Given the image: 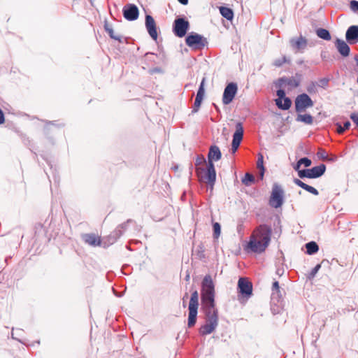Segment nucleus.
<instances>
[{
    "instance_id": "obj_1",
    "label": "nucleus",
    "mask_w": 358,
    "mask_h": 358,
    "mask_svg": "<svg viewBox=\"0 0 358 358\" xmlns=\"http://www.w3.org/2000/svg\"><path fill=\"white\" fill-rule=\"evenodd\" d=\"M271 228L266 224L259 225L252 233L248 243L250 249L257 253L264 252L269 245L271 236Z\"/></svg>"
},
{
    "instance_id": "obj_2",
    "label": "nucleus",
    "mask_w": 358,
    "mask_h": 358,
    "mask_svg": "<svg viewBox=\"0 0 358 358\" xmlns=\"http://www.w3.org/2000/svg\"><path fill=\"white\" fill-rule=\"evenodd\" d=\"M215 284L212 277L210 275H206L201 282V300L202 306L211 308L215 306Z\"/></svg>"
},
{
    "instance_id": "obj_3",
    "label": "nucleus",
    "mask_w": 358,
    "mask_h": 358,
    "mask_svg": "<svg viewBox=\"0 0 358 358\" xmlns=\"http://www.w3.org/2000/svg\"><path fill=\"white\" fill-rule=\"evenodd\" d=\"M222 157L221 151L217 145H211L209 149L208 159V162L207 164V170L205 178L206 179V182L213 187L215 184L216 180V172L215 169V166L213 164V162H217L220 160Z\"/></svg>"
},
{
    "instance_id": "obj_4",
    "label": "nucleus",
    "mask_w": 358,
    "mask_h": 358,
    "mask_svg": "<svg viewBox=\"0 0 358 358\" xmlns=\"http://www.w3.org/2000/svg\"><path fill=\"white\" fill-rule=\"evenodd\" d=\"M199 308V293L194 290L190 296L188 305V321L187 326L189 328L194 327L196 322L197 313Z\"/></svg>"
},
{
    "instance_id": "obj_5",
    "label": "nucleus",
    "mask_w": 358,
    "mask_h": 358,
    "mask_svg": "<svg viewBox=\"0 0 358 358\" xmlns=\"http://www.w3.org/2000/svg\"><path fill=\"white\" fill-rule=\"evenodd\" d=\"M284 203V190L281 185L274 183L272 187V192L269 199V205L274 208H280Z\"/></svg>"
},
{
    "instance_id": "obj_6",
    "label": "nucleus",
    "mask_w": 358,
    "mask_h": 358,
    "mask_svg": "<svg viewBox=\"0 0 358 358\" xmlns=\"http://www.w3.org/2000/svg\"><path fill=\"white\" fill-rule=\"evenodd\" d=\"M185 43L194 50H202L208 44L206 38L194 32H192L186 37Z\"/></svg>"
},
{
    "instance_id": "obj_7",
    "label": "nucleus",
    "mask_w": 358,
    "mask_h": 358,
    "mask_svg": "<svg viewBox=\"0 0 358 358\" xmlns=\"http://www.w3.org/2000/svg\"><path fill=\"white\" fill-rule=\"evenodd\" d=\"M326 171V166L321 164L319 166H314L311 169H303L299 171V177L300 178H317L322 176Z\"/></svg>"
},
{
    "instance_id": "obj_8",
    "label": "nucleus",
    "mask_w": 358,
    "mask_h": 358,
    "mask_svg": "<svg viewBox=\"0 0 358 358\" xmlns=\"http://www.w3.org/2000/svg\"><path fill=\"white\" fill-rule=\"evenodd\" d=\"M294 103L295 110L297 113H301L307 108H310L314 106L313 101L306 93L298 95L295 99Z\"/></svg>"
},
{
    "instance_id": "obj_9",
    "label": "nucleus",
    "mask_w": 358,
    "mask_h": 358,
    "mask_svg": "<svg viewBox=\"0 0 358 358\" xmlns=\"http://www.w3.org/2000/svg\"><path fill=\"white\" fill-rule=\"evenodd\" d=\"M189 27V23L183 17H178L174 20L173 31L174 34L180 38L185 36Z\"/></svg>"
},
{
    "instance_id": "obj_10",
    "label": "nucleus",
    "mask_w": 358,
    "mask_h": 358,
    "mask_svg": "<svg viewBox=\"0 0 358 358\" xmlns=\"http://www.w3.org/2000/svg\"><path fill=\"white\" fill-rule=\"evenodd\" d=\"M238 91V85L235 83H229L224 88L222 103L224 105L229 104L234 99Z\"/></svg>"
},
{
    "instance_id": "obj_11",
    "label": "nucleus",
    "mask_w": 358,
    "mask_h": 358,
    "mask_svg": "<svg viewBox=\"0 0 358 358\" xmlns=\"http://www.w3.org/2000/svg\"><path fill=\"white\" fill-rule=\"evenodd\" d=\"M134 221L131 219H129L127 222L118 225L117 228L107 237L108 244H113L115 243L126 230L127 226L133 223Z\"/></svg>"
},
{
    "instance_id": "obj_12",
    "label": "nucleus",
    "mask_w": 358,
    "mask_h": 358,
    "mask_svg": "<svg viewBox=\"0 0 358 358\" xmlns=\"http://www.w3.org/2000/svg\"><path fill=\"white\" fill-rule=\"evenodd\" d=\"M243 136V128L241 122L236 124V131L233 135L231 152L235 153L238 150Z\"/></svg>"
},
{
    "instance_id": "obj_13",
    "label": "nucleus",
    "mask_w": 358,
    "mask_h": 358,
    "mask_svg": "<svg viewBox=\"0 0 358 358\" xmlns=\"http://www.w3.org/2000/svg\"><path fill=\"white\" fill-rule=\"evenodd\" d=\"M123 16L128 21H134L138 19L139 10L135 4L129 3L125 5L122 9Z\"/></svg>"
},
{
    "instance_id": "obj_14",
    "label": "nucleus",
    "mask_w": 358,
    "mask_h": 358,
    "mask_svg": "<svg viewBox=\"0 0 358 358\" xmlns=\"http://www.w3.org/2000/svg\"><path fill=\"white\" fill-rule=\"evenodd\" d=\"M203 308L206 315V322L217 327L218 325L217 309L215 308V306L213 308L206 306L203 307Z\"/></svg>"
},
{
    "instance_id": "obj_15",
    "label": "nucleus",
    "mask_w": 358,
    "mask_h": 358,
    "mask_svg": "<svg viewBox=\"0 0 358 358\" xmlns=\"http://www.w3.org/2000/svg\"><path fill=\"white\" fill-rule=\"evenodd\" d=\"M145 25L150 37L153 40L156 41L158 36L157 31V25L154 18L151 15H145Z\"/></svg>"
},
{
    "instance_id": "obj_16",
    "label": "nucleus",
    "mask_w": 358,
    "mask_h": 358,
    "mask_svg": "<svg viewBox=\"0 0 358 358\" xmlns=\"http://www.w3.org/2000/svg\"><path fill=\"white\" fill-rule=\"evenodd\" d=\"M239 292L245 296H250L252 292V285L245 278H240L238 282Z\"/></svg>"
},
{
    "instance_id": "obj_17",
    "label": "nucleus",
    "mask_w": 358,
    "mask_h": 358,
    "mask_svg": "<svg viewBox=\"0 0 358 358\" xmlns=\"http://www.w3.org/2000/svg\"><path fill=\"white\" fill-rule=\"evenodd\" d=\"M289 43L293 50L296 51H302L307 46V40L305 37L301 35L298 38H292L289 40Z\"/></svg>"
},
{
    "instance_id": "obj_18",
    "label": "nucleus",
    "mask_w": 358,
    "mask_h": 358,
    "mask_svg": "<svg viewBox=\"0 0 358 358\" xmlns=\"http://www.w3.org/2000/svg\"><path fill=\"white\" fill-rule=\"evenodd\" d=\"M345 38L350 44H355L358 42V25H352L347 29Z\"/></svg>"
},
{
    "instance_id": "obj_19",
    "label": "nucleus",
    "mask_w": 358,
    "mask_h": 358,
    "mask_svg": "<svg viewBox=\"0 0 358 358\" xmlns=\"http://www.w3.org/2000/svg\"><path fill=\"white\" fill-rule=\"evenodd\" d=\"M335 46L338 50V52L343 56V57H348L350 55V48L349 45L347 44L346 42H345L343 40L340 38H336L335 41Z\"/></svg>"
},
{
    "instance_id": "obj_20",
    "label": "nucleus",
    "mask_w": 358,
    "mask_h": 358,
    "mask_svg": "<svg viewBox=\"0 0 358 358\" xmlns=\"http://www.w3.org/2000/svg\"><path fill=\"white\" fill-rule=\"evenodd\" d=\"M83 240L90 245L98 246L101 245V239L94 234H85L82 236Z\"/></svg>"
},
{
    "instance_id": "obj_21",
    "label": "nucleus",
    "mask_w": 358,
    "mask_h": 358,
    "mask_svg": "<svg viewBox=\"0 0 358 358\" xmlns=\"http://www.w3.org/2000/svg\"><path fill=\"white\" fill-rule=\"evenodd\" d=\"M280 85H285L291 87L292 88L296 87L300 84V80L294 77L287 78L282 77L279 79Z\"/></svg>"
},
{
    "instance_id": "obj_22",
    "label": "nucleus",
    "mask_w": 358,
    "mask_h": 358,
    "mask_svg": "<svg viewBox=\"0 0 358 358\" xmlns=\"http://www.w3.org/2000/svg\"><path fill=\"white\" fill-rule=\"evenodd\" d=\"M293 182L295 185H296L299 187H301L302 189L306 190L307 192L313 194V195L317 196L319 194V192L315 187L304 183L303 182H302L301 180H299L298 178H294Z\"/></svg>"
},
{
    "instance_id": "obj_23",
    "label": "nucleus",
    "mask_w": 358,
    "mask_h": 358,
    "mask_svg": "<svg viewBox=\"0 0 358 358\" xmlns=\"http://www.w3.org/2000/svg\"><path fill=\"white\" fill-rule=\"evenodd\" d=\"M104 29L111 38L116 40L120 43L122 42V36L120 34H115L112 27L109 25L106 22H105L104 24Z\"/></svg>"
},
{
    "instance_id": "obj_24",
    "label": "nucleus",
    "mask_w": 358,
    "mask_h": 358,
    "mask_svg": "<svg viewBox=\"0 0 358 358\" xmlns=\"http://www.w3.org/2000/svg\"><path fill=\"white\" fill-rule=\"evenodd\" d=\"M282 99H283V103H282V100L275 99L276 106L280 109L288 110L291 107V105H292L291 99L289 97H285Z\"/></svg>"
},
{
    "instance_id": "obj_25",
    "label": "nucleus",
    "mask_w": 358,
    "mask_h": 358,
    "mask_svg": "<svg viewBox=\"0 0 358 358\" xmlns=\"http://www.w3.org/2000/svg\"><path fill=\"white\" fill-rule=\"evenodd\" d=\"M217 327L206 322L205 324L202 325L199 329V334L202 336L208 335L213 333Z\"/></svg>"
},
{
    "instance_id": "obj_26",
    "label": "nucleus",
    "mask_w": 358,
    "mask_h": 358,
    "mask_svg": "<svg viewBox=\"0 0 358 358\" xmlns=\"http://www.w3.org/2000/svg\"><path fill=\"white\" fill-rule=\"evenodd\" d=\"M220 14L228 20H231L234 18V12L232 9L228 7L221 6L220 8Z\"/></svg>"
},
{
    "instance_id": "obj_27",
    "label": "nucleus",
    "mask_w": 358,
    "mask_h": 358,
    "mask_svg": "<svg viewBox=\"0 0 358 358\" xmlns=\"http://www.w3.org/2000/svg\"><path fill=\"white\" fill-rule=\"evenodd\" d=\"M297 122H302L306 124H312L313 122V117L310 114L301 115L299 114L296 118Z\"/></svg>"
},
{
    "instance_id": "obj_28",
    "label": "nucleus",
    "mask_w": 358,
    "mask_h": 358,
    "mask_svg": "<svg viewBox=\"0 0 358 358\" xmlns=\"http://www.w3.org/2000/svg\"><path fill=\"white\" fill-rule=\"evenodd\" d=\"M316 34L319 38L326 41H330L331 38L329 31L326 29L318 28L316 30Z\"/></svg>"
},
{
    "instance_id": "obj_29",
    "label": "nucleus",
    "mask_w": 358,
    "mask_h": 358,
    "mask_svg": "<svg viewBox=\"0 0 358 358\" xmlns=\"http://www.w3.org/2000/svg\"><path fill=\"white\" fill-rule=\"evenodd\" d=\"M306 252L308 255H313L319 250L318 245L314 242L310 241L306 244Z\"/></svg>"
},
{
    "instance_id": "obj_30",
    "label": "nucleus",
    "mask_w": 358,
    "mask_h": 358,
    "mask_svg": "<svg viewBox=\"0 0 358 358\" xmlns=\"http://www.w3.org/2000/svg\"><path fill=\"white\" fill-rule=\"evenodd\" d=\"M350 125H351V123H350V121L345 122L344 124H343V126H342L340 123H337L336 124V127H337L336 131L338 134H341L345 131L349 129Z\"/></svg>"
},
{
    "instance_id": "obj_31",
    "label": "nucleus",
    "mask_w": 358,
    "mask_h": 358,
    "mask_svg": "<svg viewBox=\"0 0 358 358\" xmlns=\"http://www.w3.org/2000/svg\"><path fill=\"white\" fill-rule=\"evenodd\" d=\"M213 238L217 239L221 234V226L218 222H214L213 224Z\"/></svg>"
},
{
    "instance_id": "obj_32",
    "label": "nucleus",
    "mask_w": 358,
    "mask_h": 358,
    "mask_svg": "<svg viewBox=\"0 0 358 358\" xmlns=\"http://www.w3.org/2000/svg\"><path fill=\"white\" fill-rule=\"evenodd\" d=\"M255 181V177L252 174L246 173L245 176L242 178V182L245 185H249L250 183Z\"/></svg>"
},
{
    "instance_id": "obj_33",
    "label": "nucleus",
    "mask_w": 358,
    "mask_h": 358,
    "mask_svg": "<svg viewBox=\"0 0 358 358\" xmlns=\"http://www.w3.org/2000/svg\"><path fill=\"white\" fill-rule=\"evenodd\" d=\"M203 99V98H201V97L196 96V99H195V101H194V107H193V109L192 110V113H196L199 110V108L201 106V104Z\"/></svg>"
},
{
    "instance_id": "obj_34",
    "label": "nucleus",
    "mask_w": 358,
    "mask_h": 358,
    "mask_svg": "<svg viewBox=\"0 0 358 358\" xmlns=\"http://www.w3.org/2000/svg\"><path fill=\"white\" fill-rule=\"evenodd\" d=\"M306 90L310 94H316L317 92L316 83L314 82L309 83L306 87Z\"/></svg>"
},
{
    "instance_id": "obj_35",
    "label": "nucleus",
    "mask_w": 358,
    "mask_h": 358,
    "mask_svg": "<svg viewBox=\"0 0 358 358\" xmlns=\"http://www.w3.org/2000/svg\"><path fill=\"white\" fill-rule=\"evenodd\" d=\"M204 83H205V78L202 79V81L200 84V86L199 87V90L197 91L196 96L203 98L204 94H205V90H204Z\"/></svg>"
},
{
    "instance_id": "obj_36",
    "label": "nucleus",
    "mask_w": 358,
    "mask_h": 358,
    "mask_svg": "<svg viewBox=\"0 0 358 358\" xmlns=\"http://www.w3.org/2000/svg\"><path fill=\"white\" fill-rule=\"evenodd\" d=\"M329 79L327 78H323L319 80L318 86L325 89L329 85Z\"/></svg>"
},
{
    "instance_id": "obj_37",
    "label": "nucleus",
    "mask_w": 358,
    "mask_h": 358,
    "mask_svg": "<svg viewBox=\"0 0 358 358\" xmlns=\"http://www.w3.org/2000/svg\"><path fill=\"white\" fill-rule=\"evenodd\" d=\"M257 167L258 169H265L264 166V157L261 153H259L258 155V159L257 162Z\"/></svg>"
},
{
    "instance_id": "obj_38",
    "label": "nucleus",
    "mask_w": 358,
    "mask_h": 358,
    "mask_svg": "<svg viewBox=\"0 0 358 358\" xmlns=\"http://www.w3.org/2000/svg\"><path fill=\"white\" fill-rule=\"evenodd\" d=\"M321 268V265L320 264H317L310 271V273H309L308 275V278L309 279H312L313 278L315 275L317 274V273L318 272V271L320 270V268Z\"/></svg>"
},
{
    "instance_id": "obj_39",
    "label": "nucleus",
    "mask_w": 358,
    "mask_h": 358,
    "mask_svg": "<svg viewBox=\"0 0 358 358\" xmlns=\"http://www.w3.org/2000/svg\"><path fill=\"white\" fill-rule=\"evenodd\" d=\"M287 62V58L285 56H283L280 59H277L273 62V65L277 67L281 66L284 63Z\"/></svg>"
},
{
    "instance_id": "obj_40",
    "label": "nucleus",
    "mask_w": 358,
    "mask_h": 358,
    "mask_svg": "<svg viewBox=\"0 0 358 358\" xmlns=\"http://www.w3.org/2000/svg\"><path fill=\"white\" fill-rule=\"evenodd\" d=\"M350 8L353 12H358V1L356 0H352L350 2Z\"/></svg>"
},
{
    "instance_id": "obj_41",
    "label": "nucleus",
    "mask_w": 358,
    "mask_h": 358,
    "mask_svg": "<svg viewBox=\"0 0 358 358\" xmlns=\"http://www.w3.org/2000/svg\"><path fill=\"white\" fill-rule=\"evenodd\" d=\"M299 164H303L306 167H308L311 165V160L307 157L301 158L299 160Z\"/></svg>"
},
{
    "instance_id": "obj_42",
    "label": "nucleus",
    "mask_w": 358,
    "mask_h": 358,
    "mask_svg": "<svg viewBox=\"0 0 358 358\" xmlns=\"http://www.w3.org/2000/svg\"><path fill=\"white\" fill-rule=\"evenodd\" d=\"M277 96H278V99H280V100H282V99L285 98V92L283 90H277Z\"/></svg>"
},
{
    "instance_id": "obj_43",
    "label": "nucleus",
    "mask_w": 358,
    "mask_h": 358,
    "mask_svg": "<svg viewBox=\"0 0 358 358\" xmlns=\"http://www.w3.org/2000/svg\"><path fill=\"white\" fill-rule=\"evenodd\" d=\"M317 155L318 156L322 159L323 160H326L327 159V154L326 153V152L324 150H320L318 152H317Z\"/></svg>"
},
{
    "instance_id": "obj_44",
    "label": "nucleus",
    "mask_w": 358,
    "mask_h": 358,
    "mask_svg": "<svg viewBox=\"0 0 358 358\" xmlns=\"http://www.w3.org/2000/svg\"><path fill=\"white\" fill-rule=\"evenodd\" d=\"M350 119L353 121V122L358 127V113H352L350 115Z\"/></svg>"
},
{
    "instance_id": "obj_45",
    "label": "nucleus",
    "mask_w": 358,
    "mask_h": 358,
    "mask_svg": "<svg viewBox=\"0 0 358 358\" xmlns=\"http://www.w3.org/2000/svg\"><path fill=\"white\" fill-rule=\"evenodd\" d=\"M272 289H273V292L275 291L276 292H278L280 291V286H279V283L278 281H275L273 283Z\"/></svg>"
},
{
    "instance_id": "obj_46",
    "label": "nucleus",
    "mask_w": 358,
    "mask_h": 358,
    "mask_svg": "<svg viewBox=\"0 0 358 358\" xmlns=\"http://www.w3.org/2000/svg\"><path fill=\"white\" fill-rule=\"evenodd\" d=\"M5 121L4 113L3 110L0 108V124H3Z\"/></svg>"
},
{
    "instance_id": "obj_47",
    "label": "nucleus",
    "mask_w": 358,
    "mask_h": 358,
    "mask_svg": "<svg viewBox=\"0 0 358 358\" xmlns=\"http://www.w3.org/2000/svg\"><path fill=\"white\" fill-rule=\"evenodd\" d=\"M259 171H260V172H259V178H260V180H263L264 176L265 169H259Z\"/></svg>"
},
{
    "instance_id": "obj_48",
    "label": "nucleus",
    "mask_w": 358,
    "mask_h": 358,
    "mask_svg": "<svg viewBox=\"0 0 358 358\" xmlns=\"http://www.w3.org/2000/svg\"><path fill=\"white\" fill-rule=\"evenodd\" d=\"M12 334V338H13V339H16V340H17L20 343H22V341L21 339H20V338H15V332H14V329H13V330H12V334Z\"/></svg>"
},
{
    "instance_id": "obj_49",
    "label": "nucleus",
    "mask_w": 358,
    "mask_h": 358,
    "mask_svg": "<svg viewBox=\"0 0 358 358\" xmlns=\"http://www.w3.org/2000/svg\"><path fill=\"white\" fill-rule=\"evenodd\" d=\"M301 165V164H299V162L298 161L296 164L294 166V170L298 171H300L299 168H300Z\"/></svg>"
},
{
    "instance_id": "obj_50",
    "label": "nucleus",
    "mask_w": 358,
    "mask_h": 358,
    "mask_svg": "<svg viewBox=\"0 0 358 358\" xmlns=\"http://www.w3.org/2000/svg\"><path fill=\"white\" fill-rule=\"evenodd\" d=\"M283 272H284L283 269H281V268H278L276 271V273L280 276L283 274Z\"/></svg>"
},
{
    "instance_id": "obj_51",
    "label": "nucleus",
    "mask_w": 358,
    "mask_h": 358,
    "mask_svg": "<svg viewBox=\"0 0 358 358\" xmlns=\"http://www.w3.org/2000/svg\"><path fill=\"white\" fill-rule=\"evenodd\" d=\"M181 4L187 5L188 3V0H178Z\"/></svg>"
},
{
    "instance_id": "obj_52",
    "label": "nucleus",
    "mask_w": 358,
    "mask_h": 358,
    "mask_svg": "<svg viewBox=\"0 0 358 358\" xmlns=\"http://www.w3.org/2000/svg\"><path fill=\"white\" fill-rule=\"evenodd\" d=\"M204 171H205L204 169L198 168L196 169V172H197L198 176H200L201 172H203Z\"/></svg>"
},
{
    "instance_id": "obj_53",
    "label": "nucleus",
    "mask_w": 358,
    "mask_h": 358,
    "mask_svg": "<svg viewBox=\"0 0 358 358\" xmlns=\"http://www.w3.org/2000/svg\"><path fill=\"white\" fill-rule=\"evenodd\" d=\"M187 296H188V294L185 293V295L182 297V301H185V299H186V298H187Z\"/></svg>"
},
{
    "instance_id": "obj_54",
    "label": "nucleus",
    "mask_w": 358,
    "mask_h": 358,
    "mask_svg": "<svg viewBox=\"0 0 358 358\" xmlns=\"http://www.w3.org/2000/svg\"><path fill=\"white\" fill-rule=\"evenodd\" d=\"M355 62H356L357 65L358 66V55H356V56L355 57Z\"/></svg>"
},
{
    "instance_id": "obj_55",
    "label": "nucleus",
    "mask_w": 358,
    "mask_h": 358,
    "mask_svg": "<svg viewBox=\"0 0 358 358\" xmlns=\"http://www.w3.org/2000/svg\"><path fill=\"white\" fill-rule=\"evenodd\" d=\"M213 106H215V108H216L217 111H219V110H220L219 108H218V107H217L215 103H213Z\"/></svg>"
},
{
    "instance_id": "obj_56",
    "label": "nucleus",
    "mask_w": 358,
    "mask_h": 358,
    "mask_svg": "<svg viewBox=\"0 0 358 358\" xmlns=\"http://www.w3.org/2000/svg\"><path fill=\"white\" fill-rule=\"evenodd\" d=\"M182 306L185 308L186 306L185 301H182Z\"/></svg>"
},
{
    "instance_id": "obj_57",
    "label": "nucleus",
    "mask_w": 358,
    "mask_h": 358,
    "mask_svg": "<svg viewBox=\"0 0 358 358\" xmlns=\"http://www.w3.org/2000/svg\"><path fill=\"white\" fill-rule=\"evenodd\" d=\"M189 275H187L186 276V280H187L189 279Z\"/></svg>"
},
{
    "instance_id": "obj_58",
    "label": "nucleus",
    "mask_w": 358,
    "mask_h": 358,
    "mask_svg": "<svg viewBox=\"0 0 358 358\" xmlns=\"http://www.w3.org/2000/svg\"><path fill=\"white\" fill-rule=\"evenodd\" d=\"M92 5H93V0H90Z\"/></svg>"
},
{
    "instance_id": "obj_59",
    "label": "nucleus",
    "mask_w": 358,
    "mask_h": 358,
    "mask_svg": "<svg viewBox=\"0 0 358 358\" xmlns=\"http://www.w3.org/2000/svg\"><path fill=\"white\" fill-rule=\"evenodd\" d=\"M357 83H358V75H357Z\"/></svg>"
},
{
    "instance_id": "obj_60",
    "label": "nucleus",
    "mask_w": 358,
    "mask_h": 358,
    "mask_svg": "<svg viewBox=\"0 0 358 358\" xmlns=\"http://www.w3.org/2000/svg\"><path fill=\"white\" fill-rule=\"evenodd\" d=\"M18 358H20V357H18Z\"/></svg>"
}]
</instances>
